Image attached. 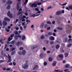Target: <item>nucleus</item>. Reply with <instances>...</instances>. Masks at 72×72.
Here are the masks:
<instances>
[{
    "label": "nucleus",
    "instance_id": "1",
    "mask_svg": "<svg viewBox=\"0 0 72 72\" xmlns=\"http://www.w3.org/2000/svg\"><path fill=\"white\" fill-rule=\"evenodd\" d=\"M59 57L60 58H62L61 59H59ZM63 55H58V57L57 56V59L58 60H62L63 59Z\"/></svg>",
    "mask_w": 72,
    "mask_h": 72
},
{
    "label": "nucleus",
    "instance_id": "2",
    "mask_svg": "<svg viewBox=\"0 0 72 72\" xmlns=\"http://www.w3.org/2000/svg\"><path fill=\"white\" fill-rule=\"evenodd\" d=\"M28 66H29V65H28V64H25L23 66H22L23 68H24V69H27V68H28Z\"/></svg>",
    "mask_w": 72,
    "mask_h": 72
},
{
    "label": "nucleus",
    "instance_id": "3",
    "mask_svg": "<svg viewBox=\"0 0 72 72\" xmlns=\"http://www.w3.org/2000/svg\"><path fill=\"white\" fill-rule=\"evenodd\" d=\"M7 15L11 18H12V14H11V13H10V11H8V12L7 13Z\"/></svg>",
    "mask_w": 72,
    "mask_h": 72
},
{
    "label": "nucleus",
    "instance_id": "4",
    "mask_svg": "<svg viewBox=\"0 0 72 72\" xmlns=\"http://www.w3.org/2000/svg\"><path fill=\"white\" fill-rule=\"evenodd\" d=\"M6 3L7 4H10L11 5V4H13V2L11 1L8 0L7 1Z\"/></svg>",
    "mask_w": 72,
    "mask_h": 72
},
{
    "label": "nucleus",
    "instance_id": "5",
    "mask_svg": "<svg viewBox=\"0 0 72 72\" xmlns=\"http://www.w3.org/2000/svg\"><path fill=\"white\" fill-rule=\"evenodd\" d=\"M19 4H20L19 3H17L16 7V8L17 10H19V8H20V7H19Z\"/></svg>",
    "mask_w": 72,
    "mask_h": 72
},
{
    "label": "nucleus",
    "instance_id": "6",
    "mask_svg": "<svg viewBox=\"0 0 72 72\" xmlns=\"http://www.w3.org/2000/svg\"><path fill=\"white\" fill-rule=\"evenodd\" d=\"M19 45H22V42L19 41L16 44V45L17 46H19Z\"/></svg>",
    "mask_w": 72,
    "mask_h": 72
},
{
    "label": "nucleus",
    "instance_id": "7",
    "mask_svg": "<svg viewBox=\"0 0 72 72\" xmlns=\"http://www.w3.org/2000/svg\"><path fill=\"white\" fill-rule=\"evenodd\" d=\"M39 69V66L38 65H36L35 66L34 68H33V70L35 69Z\"/></svg>",
    "mask_w": 72,
    "mask_h": 72
},
{
    "label": "nucleus",
    "instance_id": "8",
    "mask_svg": "<svg viewBox=\"0 0 72 72\" xmlns=\"http://www.w3.org/2000/svg\"><path fill=\"white\" fill-rule=\"evenodd\" d=\"M4 20L5 21H8V22H9L10 20V19H9L8 17H5L4 18Z\"/></svg>",
    "mask_w": 72,
    "mask_h": 72
},
{
    "label": "nucleus",
    "instance_id": "9",
    "mask_svg": "<svg viewBox=\"0 0 72 72\" xmlns=\"http://www.w3.org/2000/svg\"><path fill=\"white\" fill-rule=\"evenodd\" d=\"M8 24V23H7V22L4 21L3 22V26H6L7 25V24Z\"/></svg>",
    "mask_w": 72,
    "mask_h": 72
},
{
    "label": "nucleus",
    "instance_id": "10",
    "mask_svg": "<svg viewBox=\"0 0 72 72\" xmlns=\"http://www.w3.org/2000/svg\"><path fill=\"white\" fill-rule=\"evenodd\" d=\"M62 12L60 11H57L56 12V15H59V14H61Z\"/></svg>",
    "mask_w": 72,
    "mask_h": 72
},
{
    "label": "nucleus",
    "instance_id": "11",
    "mask_svg": "<svg viewBox=\"0 0 72 72\" xmlns=\"http://www.w3.org/2000/svg\"><path fill=\"white\" fill-rule=\"evenodd\" d=\"M54 39H55L54 37L53 36H51L50 37V40L53 41V40H54Z\"/></svg>",
    "mask_w": 72,
    "mask_h": 72
},
{
    "label": "nucleus",
    "instance_id": "12",
    "mask_svg": "<svg viewBox=\"0 0 72 72\" xmlns=\"http://www.w3.org/2000/svg\"><path fill=\"white\" fill-rule=\"evenodd\" d=\"M56 64H57V62L55 61H54L52 64L53 66H56Z\"/></svg>",
    "mask_w": 72,
    "mask_h": 72
},
{
    "label": "nucleus",
    "instance_id": "13",
    "mask_svg": "<svg viewBox=\"0 0 72 72\" xmlns=\"http://www.w3.org/2000/svg\"><path fill=\"white\" fill-rule=\"evenodd\" d=\"M23 13V11H21V12H18L17 15H19V14H22Z\"/></svg>",
    "mask_w": 72,
    "mask_h": 72
},
{
    "label": "nucleus",
    "instance_id": "14",
    "mask_svg": "<svg viewBox=\"0 0 72 72\" xmlns=\"http://www.w3.org/2000/svg\"><path fill=\"white\" fill-rule=\"evenodd\" d=\"M44 23L42 22L41 24V25L40 26V28H43V27H44Z\"/></svg>",
    "mask_w": 72,
    "mask_h": 72
},
{
    "label": "nucleus",
    "instance_id": "15",
    "mask_svg": "<svg viewBox=\"0 0 72 72\" xmlns=\"http://www.w3.org/2000/svg\"><path fill=\"white\" fill-rule=\"evenodd\" d=\"M55 47L56 49H59L60 48V46L58 44H57L56 46Z\"/></svg>",
    "mask_w": 72,
    "mask_h": 72
},
{
    "label": "nucleus",
    "instance_id": "16",
    "mask_svg": "<svg viewBox=\"0 0 72 72\" xmlns=\"http://www.w3.org/2000/svg\"><path fill=\"white\" fill-rule=\"evenodd\" d=\"M22 55H24L26 54V51L25 50H23L22 52Z\"/></svg>",
    "mask_w": 72,
    "mask_h": 72
},
{
    "label": "nucleus",
    "instance_id": "17",
    "mask_svg": "<svg viewBox=\"0 0 72 72\" xmlns=\"http://www.w3.org/2000/svg\"><path fill=\"white\" fill-rule=\"evenodd\" d=\"M10 8V5H8L6 7V8L8 10H9Z\"/></svg>",
    "mask_w": 72,
    "mask_h": 72
},
{
    "label": "nucleus",
    "instance_id": "18",
    "mask_svg": "<svg viewBox=\"0 0 72 72\" xmlns=\"http://www.w3.org/2000/svg\"><path fill=\"white\" fill-rule=\"evenodd\" d=\"M64 55H65V57H67L68 56V53H64Z\"/></svg>",
    "mask_w": 72,
    "mask_h": 72
},
{
    "label": "nucleus",
    "instance_id": "19",
    "mask_svg": "<svg viewBox=\"0 0 72 72\" xmlns=\"http://www.w3.org/2000/svg\"><path fill=\"white\" fill-rule=\"evenodd\" d=\"M69 9L72 10V5H70L68 6Z\"/></svg>",
    "mask_w": 72,
    "mask_h": 72
},
{
    "label": "nucleus",
    "instance_id": "20",
    "mask_svg": "<svg viewBox=\"0 0 72 72\" xmlns=\"http://www.w3.org/2000/svg\"><path fill=\"white\" fill-rule=\"evenodd\" d=\"M25 38L26 37H25V36L23 35L22 37V40H25Z\"/></svg>",
    "mask_w": 72,
    "mask_h": 72
},
{
    "label": "nucleus",
    "instance_id": "21",
    "mask_svg": "<svg viewBox=\"0 0 72 72\" xmlns=\"http://www.w3.org/2000/svg\"><path fill=\"white\" fill-rule=\"evenodd\" d=\"M14 33H15V35H18V31H15L14 32Z\"/></svg>",
    "mask_w": 72,
    "mask_h": 72
},
{
    "label": "nucleus",
    "instance_id": "22",
    "mask_svg": "<svg viewBox=\"0 0 72 72\" xmlns=\"http://www.w3.org/2000/svg\"><path fill=\"white\" fill-rule=\"evenodd\" d=\"M48 35L49 36H51V35H53V33H52V32H50L48 33Z\"/></svg>",
    "mask_w": 72,
    "mask_h": 72
},
{
    "label": "nucleus",
    "instance_id": "23",
    "mask_svg": "<svg viewBox=\"0 0 72 72\" xmlns=\"http://www.w3.org/2000/svg\"><path fill=\"white\" fill-rule=\"evenodd\" d=\"M53 60V58L51 57H49V60L50 62H51Z\"/></svg>",
    "mask_w": 72,
    "mask_h": 72
},
{
    "label": "nucleus",
    "instance_id": "24",
    "mask_svg": "<svg viewBox=\"0 0 72 72\" xmlns=\"http://www.w3.org/2000/svg\"><path fill=\"white\" fill-rule=\"evenodd\" d=\"M15 40H17L18 39V36L17 35H15Z\"/></svg>",
    "mask_w": 72,
    "mask_h": 72
},
{
    "label": "nucleus",
    "instance_id": "25",
    "mask_svg": "<svg viewBox=\"0 0 72 72\" xmlns=\"http://www.w3.org/2000/svg\"><path fill=\"white\" fill-rule=\"evenodd\" d=\"M12 39H13V38H10V37H9L8 39V40L9 41H11V40H12Z\"/></svg>",
    "mask_w": 72,
    "mask_h": 72
},
{
    "label": "nucleus",
    "instance_id": "26",
    "mask_svg": "<svg viewBox=\"0 0 72 72\" xmlns=\"http://www.w3.org/2000/svg\"><path fill=\"white\" fill-rule=\"evenodd\" d=\"M61 52H62L63 53H64V50L63 48H62L61 49Z\"/></svg>",
    "mask_w": 72,
    "mask_h": 72
},
{
    "label": "nucleus",
    "instance_id": "27",
    "mask_svg": "<svg viewBox=\"0 0 72 72\" xmlns=\"http://www.w3.org/2000/svg\"><path fill=\"white\" fill-rule=\"evenodd\" d=\"M12 59H9L8 61L7 62V63H9V62H11L12 61Z\"/></svg>",
    "mask_w": 72,
    "mask_h": 72
},
{
    "label": "nucleus",
    "instance_id": "28",
    "mask_svg": "<svg viewBox=\"0 0 72 72\" xmlns=\"http://www.w3.org/2000/svg\"><path fill=\"white\" fill-rule=\"evenodd\" d=\"M15 51H12L11 53V55H14V54H15Z\"/></svg>",
    "mask_w": 72,
    "mask_h": 72
},
{
    "label": "nucleus",
    "instance_id": "29",
    "mask_svg": "<svg viewBox=\"0 0 72 72\" xmlns=\"http://www.w3.org/2000/svg\"><path fill=\"white\" fill-rule=\"evenodd\" d=\"M57 29L58 30H63V28H59V27H58L57 28Z\"/></svg>",
    "mask_w": 72,
    "mask_h": 72
},
{
    "label": "nucleus",
    "instance_id": "30",
    "mask_svg": "<svg viewBox=\"0 0 72 72\" xmlns=\"http://www.w3.org/2000/svg\"><path fill=\"white\" fill-rule=\"evenodd\" d=\"M36 48H37V46L35 45H34V46L33 47V48H32V49H35Z\"/></svg>",
    "mask_w": 72,
    "mask_h": 72
},
{
    "label": "nucleus",
    "instance_id": "31",
    "mask_svg": "<svg viewBox=\"0 0 72 72\" xmlns=\"http://www.w3.org/2000/svg\"><path fill=\"white\" fill-rule=\"evenodd\" d=\"M69 67V65L68 64H67L65 65V67L66 68H68Z\"/></svg>",
    "mask_w": 72,
    "mask_h": 72
},
{
    "label": "nucleus",
    "instance_id": "32",
    "mask_svg": "<svg viewBox=\"0 0 72 72\" xmlns=\"http://www.w3.org/2000/svg\"><path fill=\"white\" fill-rule=\"evenodd\" d=\"M47 24H51V22H50V21H47Z\"/></svg>",
    "mask_w": 72,
    "mask_h": 72
},
{
    "label": "nucleus",
    "instance_id": "33",
    "mask_svg": "<svg viewBox=\"0 0 72 72\" xmlns=\"http://www.w3.org/2000/svg\"><path fill=\"white\" fill-rule=\"evenodd\" d=\"M11 44L12 45H14V40H13L11 42Z\"/></svg>",
    "mask_w": 72,
    "mask_h": 72
},
{
    "label": "nucleus",
    "instance_id": "34",
    "mask_svg": "<svg viewBox=\"0 0 72 72\" xmlns=\"http://www.w3.org/2000/svg\"><path fill=\"white\" fill-rule=\"evenodd\" d=\"M5 46L4 48V49H6L7 47H8V45L6 44H5Z\"/></svg>",
    "mask_w": 72,
    "mask_h": 72
},
{
    "label": "nucleus",
    "instance_id": "35",
    "mask_svg": "<svg viewBox=\"0 0 72 72\" xmlns=\"http://www.w3.org/2000/svg\"><path fill=\"white\" fill-rule=\"evenodd\" d=\"M18 53L19 55H22V52L21 51H19L18 52Z\"/></svg>",
    "mask_w": 72,
    "mask_h": 72
},
{
    "label": "nucleus",
    "instance_id": "36",
    "mask_svg": "<svg viewBox=\"0 0 72 72\" xmlns=\"http://www.w3.org/2000/svg\"><path fill=\"white\" fill-rule=\"evenodd\" d=\"M36 14H34L33 15H31L30 17H36Z\"/></svg>",
    "mask_w": 72,
    "mask_h": 72
},
{
    "label": "nucleus",
    "instance_id": "37",
    "mask_svg": "<svg viewBox=\"0 0 72 72\" xmlns=\"http://www.w3.org/2000/svg\"><path fill=\"white\" fill-rule=\"evenodd\" d=\"M45 37V36H44V35H42L40 37L41 39H43Z\"/></svg>",
    "mask_w": 72,
    "mask_h": 72
},
{
    "label": "nucleus",
    "instance_id": "38",
    "mask_svg": "<svg viewBox=\"0 0 72 72\" xmlns=\"http://www.w3.org/2000/svg\"><path fill=\"white\" fill-rule=\"evenodd\" d=\"M43 56V54L41 53L40 54V58H42V57Z\"/></svg>",
    "mask_w": 72,
    "mask_h": 72
},
{
    "label": "nucleus",
    "instance_id": "39",
    "mask_svg": "<svg viewBox=\"0 0 72 72\" xmlns=\"http://www.w3.org/2000/svg\"><path fill=\"white\" fill-rule=\"evenodd\" d=\"M14 36V34H12L11 35L10 37H13V36Z\"/></svg>",
    "mask_w": 72,
    "mask_h": 72
},
{
    "label": "nucleus",
    "instance_id": "40",
    "mask_svg": "<svg viewBox=\"0 0 72 72\" xmlns=\"http://www.w3.org/2000/svg\"><path fill=\"white\" fill-rule=\"evenodd\" d=\"M5 61L3 60H0V63H3V62H4Z\"/></svg>",
    "mask_w": 72,
    "mask_h": 72
},
{
    "label": "nucleus",
    "instance_id": "41",
    "mask_svg": "<svg viewBox=\"0 0 72 72\" xmlns=\"http://www.w3.org/2000/svg\"><path fill=\"white\" fill-rule=\"evenodd\" d=\"M19 50H23V47H20V48H19Z\"/></svg>",
    "mask_w": 72,
    "mask_h": 72
},
{
    "label": "nucleus",
    "instance_id": "42",
    "mask_svg": "<svg viewBox=\"0 0 72 72\" xmlns=\"http://www.w3.org/2000/svg\"><path fill=\"white\" fill-rule=\"evenodd\" d=\"M8 58L9 59H11V56H10V55H8Z\"/></svg>",
    "mask_w": 72,
    "mask_h": 72
},
{
    "label": "nucleus",
    "instance_id": "43",
    "mask_svg": "<svg viewBox=\"0 0 72 72\" xmlns=\"http://www.w3.org/2000/svg\"><path fill=\"white\" fill-rule=\"evenodd\" d=\"M35 5V3H34L33 4H32V5H31L32 7H33V6H34Z\"/></svg>",
    "mask_w": 72,
    "mask_h": 72
},
{
    "label": "nucleus",
    "instance_id": "44",
    "mask_svg": "<svg viewBox=\"0 0 72 72\" xmlns=\"http://www.w3.org/2000/svg\"><path fill=\"white\" fill-rule=\"evenodd\" d=\"M68 41V38H66L65 39V41L66 42H67Z\"/></svg>",
    "mask_w": 72,
    "mask_h": 72
},
{
    "label": "nucleus",
    "instance_id": "45",
    "mask_svg": "<svg viewBox=\"0 0 72 72\" xmlns=\"http://www.w3.org/2000/svg\"><path fill=\"white\" fill-rule=\"evenodd\" d=\"M71 46H72V44H69L68 45V47H70Z\"/></svg>",
    "mask_w": 72,
    "mask_h": 72
},
{
    "label": "nucleus",
    "instance_id": "46",
    "mask_svg": "<svg viewBox=\"0 0 72 72\" xmlns=\"http://www.w3.org/2000/svg\"><path fill=\"white\" fill-rule=\"evenodd\" d=\"M27 27V26L26 25L24 26L23 27L24 29H26V28Z\"/></svg>",
    "mask_w": 72,
    "mask_h": 72
},
{
    "label": "nucleus",
    "instance_id": "47",
    "mask_svg": "<svg viewBox=\"0 0 72 72\" xmlns=\"http://www.w3.org/2000/svg\"><path fill=\"white\" fill-rule=\"evenodd\" d=\"M35 10H36V11H39V9H38V8H36L35 9Z\"/></svg>",
    "mask_w": 72,
    "mask_h": 72
},
{
    "label": "nucleus",
    "instance_id": "48",
    "mask_svg": "<svg viewBox=\"0 0 72 72\" xmlns=\"http://www.w3.org/2000/svg\"><path fill=\"white\" fill-rule=\"evenodd\" d=\"M47 65V62H44V66H46Z\"/></svg>",
    "mask_w": 72,
    "mask_h": 72
},
{
    "label": "nucleus",
    "instance_id": "49",
    "mask_svg": "<svg viewBox=\"0 0 72 72\" xmlns=\"http://www.w3.org/2000/svg\"><path fill=\"white\" fill-rule=\"evenodd\" d=\"M48 26V25L47 24H46L44 26V27L45 28H47V26Z\"/></svg>",
    "mask_w": 72,
    "mask_h": 72
},
{
    "label": "nucleus",
    "instance_id": "50",
    "mask_svg": "<svg viewBox=\"0 0 72 72\" xmlns=\"http://www.w3.org/2000/svg\"><path fill=\"white\" fill-rule=\"evenodd\" d=\"M0 25H1V26H3V24H2V23L1 22V20H0Z\"/></svg>",
    "mask_w": 72,
    "mask_h": 72
},
{
    "label": "nucleus",
    "instance_id": "51",
    "mask_svg": "<svg viewBox=\"0 0 72 72\" xmlns=\"http://www.w3.org/2000/svg\"><path fill=\"white\" fill-rule=\"evenodd\" d=\"M52 7L51 6L48 7L47 8V9H51Z\"/></svg>",
    "mask_w": 72,
    "mask_h": 72
},
{
    "label": "nucleus",
    "instance_id": "52",
    "mask_svg": "<svg viewBox=\"0 0 72 72\" xmlns=\"http://www.w3.org/2000/svg\"><path fill=\"white\" fill-rule=\"evenodd\" d=\"M26 22H29V23H30L31 22V21H29L28 20H27L26 21Z\"/></svg>",
    "mask_w": 72,
    "mask_h": 72
},
{
    "label": "nucleus",
    "instance_id": "53",
    "mask_svg": "<svg viewBox=\"0 0 72 72\" xmlns=\"http://www.w3.org/2000/svg\"><path fill=\"white\" fill-rule=\"evenodd\" d=\"M37 4H36L35 3V4L34 5V7L35 8H36V7H37Z\"/></svg>",
    "mask_w": 72,
    "mask_h": 72
},
{
    "label": "nucleus",
    "instance_id": "54",
    "mask_svg": "<svg viewBox=\"0 0 72 72\" xmlns=\"http://www.w3.org/2000/svg\"><path fill=\"white\" fill-rule=\"evenodd\" d=\"M28 60L26 61L25 62V64H28Z\"/></svg>",
    "mask_w": 72,
    "mask_h": 72
},
{
    "label": "nucleus",
    "instance_id": "55",
    "mask_svg": "<svg viewBox=\"0 0 72 72\" xmlns=\"http://www.w3.org/2000/svg\"><path fill=\"white\" fill-rule=\"evenodd\" d=\"M37 4L38 5H41V3H37Z\"/></svg>",
    "mask_w": 72,
    "mask_h": 72
},
{
    "label": "nucleus",
    "instance_id": "56",
    "mask_svg": "<svg viewBox=\"0 0 72 72\" xmlns=\"http://www.w3.org/2000/svg\"><path fill=\"white\" fill-rule=\"evenodd\" d=\"M53 35L54 36H56V34L55 33H53Z\"/></svg>",
    "mask_w": 72,
    "mask_h": 72
},
{
    "label": "nucleus",
    "instance_id": "57",
    "mask_svg": "<svg viewBox=\"0 0 72 72\" xmlns=\"http://www.w3.org/2000/svg\"><path fill=\"white\" fill-rule=\"evenodd\" d=\"M55 23V21H52V24H54Z\"/></svg>",
    "mask_w": 72,
    "mask_h": 72
},
{
    "label": "nucleus",
    "instance_id": "58",
    "mask_svg": "<svg viewBox=\"0 0 72 72\" xmlns=\"http://www.w3.org/2000/svg\"><path fill=\"white\" fill-rule=\"evenodd\" d=\"M15 29L16 28V30H19V28L17 27L16 28V27L15 28Z\"/></svg>",
    "mask_w": 72,
    "mask_h": 72
},
{
    "label": "nucleus",
    "instance_id": "59",
    "mask_svg": "<svg viewBox=\"0 0 72 72\" xmlns=\"http://www.w3.org/2000/svg\"><path fill=\"white\" fill-rule=\"evenodd\" d=\"M13 64L14 66H15L16 65V63L15 62H13Z\"/></svg>",
    "mask_w": 72,
    "mask_h": 72
},
{
    "label": "nucleus",
    "instance_id": "60",
    "mask_svg": "<svg viewBox=\"0 0 72 72\" xmlns=\"http://www.w3.org/2000/svg\"><path fill=\"white\" fill-rule=\"evenodd\" d=\"M2 2L3 3H6V0H3V1H2Z\"/></svg>",
    "mask_w": 72,
    "mask_h": 72
},
{
    "label": "nucleus",
    "instance_id": "61",
    "mask_svg": "<svg viewBox=\"0 0 72 72\" xmlns=\"http://www.w3.org/2000/svg\"><path fill=\"white\" fill-rule=\"evenodd\" d=\"M6 51H9L10 50L9 49V48H7L6 50Z\"/></svg>",
    "mask_w": 72,
    "mask_h": 72
},
{
    "label": "nucleus",
    "instance_id": "62",
    "mask_svg": "<svg viewBox=\"0 0 72 72\" xmlns=\"http://www.w3.org/2000/svg\"><path fill=\"white\" fill-rule=\"evenodd\" d=\"M22 8H20L19 10V12H21V11H22Z\"/></svg>",
    "mask_w": 72,
    "mask_h": 72
},
{
    "label": "nucleus",
    "instance_id": "63",
    "mask_svg": "<svg viewBox=\"0 0 72 72\" xmlns=\"http://www.w3.org/2000/svg\"><path fill=\"white\" fill-rule=\"evenodd\" d=\"M67 4V3H66L64 4H62V5L63 6L64 5H66V4Z\"/></svg>",
    "mask_w": 72,
    "mask_h": 72
},
{
    "label": "nucleus",
    "instance_id": "64",
    "mask_svg": "<svg viewBox=\"0 0 72 72\" xmlns=\"http://www.w3.org/2000/svg\"><path fill=\"white\" fill-rule=\"evenodd\" d=\"M10 69H11L10 68H8L6 69V70L7 71H9Z\"/></svg>",
    "mask_w": 72,
    "mask_h": 72
}]
</instances>
